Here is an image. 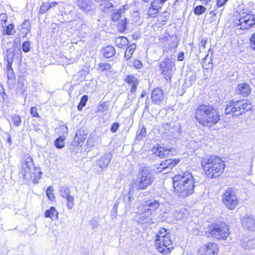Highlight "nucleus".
Returning <instances> with one entry per match:
<instances>
[{"label":"nucleus","mask_w":255,"mask_h":255,"mask_svg":"<svg viewBox=\"0 0 255 255\" xmlns=\"http://www.w3.org/2000/svg\"><path fill=\"white\" fill-rule=\"evenodd\" d=\"M192 173L189 171L182 172L175 175L172 178V184L175 194L180 198H185L194 192L196 184Z\"/></svg>","instance_id":"f257e3e1"},{"label":"nucleus","mask_w":255,"mask_h":255,"mask_svg":"<svg viewBox=\"0 0 255 255\" xmlns=\"http://www.w3.org/2000/svg\"><path fill=\"white\" fill-rule=\"evenodd\" d=\"M195 119L204 127H212L218 123L220 119L218 111L212 106L202 104L196 109Z\"/></svg>","instance_id":"f03ea898"},{"label":"nucleus","mask_w":255,"mask_h":255,"mask_svg":"<svg viewBox=\"0 0 255 255\" xmlns=\"http://www.w3.org/2000/svg\"><path fill=\"white\" fill-rule=\"evenodd\" d=\"M201 165L206 174L211 178L220 176L224 172L226 166L222 159L216 155L203 158Z\"/></svg>","instance_id":"7ed1b4c3"},{"label":"nucleus","mask_w":255,"mask_h":255,"mask_svg":"<svg viewBox=\"0 0 255 255\" xmlns=\"http://www.w3.org/2000/svg\"><path fill=\"white\" fill-rule=\"evenodd\" d=\"M20 165V174L27 181L37 184L42 173L40 168L34 166L32 158L28 154H24L21 159Z\"/></svg>","instance_id":"20e7f679"},{"label":"nucleus","mask_w":255,"mask_h":255,"mask_svg":"<svg viewBox=\"0 0 255 255\" xmlns=\"http://www.w3.org/2000/svg\"><path fill=\"white\" fill-rule=\"evenodd\" d=\"M252 105L249 100L247 99H233L226 104L225 113L233 117H238L243 115L251 110Z\"/></svg>","instance_id":"39448f33"},{"label":"nucleus","mask_w":255,"mask_h":255,"mask_svg":"<svg viewBox=\"0 0 255 255\" xmlns=\"http://www.w3.org/2000/svg\"><path fill=\"white\" fill-rule=\"evenodd\" d=\"M153 181L151 171L146 167H143L138 173L136 181L133 186L137 190H144Z\"/></svg>","instance_id":"423d86ee"},{"label":"nucleus","mask_w":255,"mask_h":255,"mask_svg":"<svg viewBox=\"0 0 255 255\" xmlns=\"http://www.w3.org/2000/svg\"><path fill=\"white\" fill-rule=\"evenodd\" d=\"M209 234L217 240H226L229 236V228L224 222L219 221L209 227L207 230Z\"/></svg>","instance_id":"0eeeda50"},{"label":"nucleus","mask_w":255,"mask_h":255,"mask_svg":"<svg viewBox=\"0 0 255 255\" xmlns=\"http://www.w3.org/2000/svg\"><path fill=\"white\" fill-rule=\"evenodd\" d=\"M224 204L230 210H234L239 203L236 190L233 188H228L222 195Z\"/></svg>","instance_id":"6e6552de"},{"label":"nucleus","mask_w":255,"mask_h":255,"mask_svg":"<svg viewBox=\"0 0 255 255\" xmlns=\"http://www.w3.org/2000/svg\"><path fill=\"white\" fill-rule=\"evenodd\" d=\"M235 24L240 26V29H247L253 27L255 24V15L252 13H243L239 19L234 21Z\"/></svg>","instance_id":"1a4fd4ad"},{"label":"nucleus","mask_w":255,"mask_h":255,"mask_svg":"<svg viewBox=\"0 0 255 255\" xmlns=\"http://www.w3.org/2000/svg\"><path fill=\"white\" fill-rule=\"evenodd\" d=\"M155 245L158 251L162 254H168L173 249L172 241L170 238L155 239Z\"/></svg>","instance_id":"9d476101"},{"label":"nucleus","mask_w":255,"mask_h":255,"mask_svg":"<svg viewBox=\"0 0 255 255\" xmlns=\"http://www.w3.org/2000/svg\"><path fill=\"white\" fill-rule=\"evenodd\" d=\"M160 71L166 80H170L173 73L174 64L169 59H165L160 62Z\"/></svg>","instance_id":"9b49d317"},{"label":"nucleus","mask_w":255,"mask_h":255,"mask_svg":"<svg viewBox=\"0 0 255 255\" xmlns=\"http://www.w3.org/2000/svg\"><path fill=\"white\" fill-rule=\"evenodd\" d=\"M219 252L218 245L215 243H209L199 250V255H216Z\"/></svg>","instance_id":"f8f14e48"},{"label":"nucleus","mask_w":255,"mask_h":255,"mask_svg":"<svg viewBox=\"0 0 255 255\" xmlns=\"http://www.w3.org/2000/svg\"><path fill=\"white\" fill-rule=\"evenodd\" d=\"M159 203L156 200H147L138 207L137 210L138 213L140 212H146L147 211L151 214L152 212L155 211L159 207Z\"/></svg>","instance_id":"ddd939ff"},{"label":"nucleus","mask_w":255,"mask_h":255,"mask_svg":"<svg viewBox=\"0 0 255 255\" xmlns=\"http://www.w3.org/2000/svg\"><path fill=\"white\" fill-rule=\"evenodd\" d=\"M76 4L82 10L86 13L94 12L96 10L93 2L89 0H76Z\"/></svg>","instance_id":"4468645a"},{"label":"nucleus","mask_w":255,"mask_h":255,"mask_svg":"<svg viewBox=\"0 0 255 255\" xmlns=\"http://www.w3.org/2000/svg\"><path fill=\"white\" fill-rule=\"evenodd\" d=\"M241 222L244 228L253 231L255 230V217L246 215L242 218Z\"/></svg>","instance_id":"2eb2a0df"},{"label":"nucleus","mask_w":255,"mask_h":255,"mask_svg":"<svg viewBox=\"0 0 255 255\" xmlns=\"http://www.w3.org/2000/svg\"><path fill=\"white\" fill-rule=\"evenodd\" d=\"M113 157L111 152L104 153L103 155L97 160L96 165L102 169H105L108 167Z\"/></svg>","instance_id":"dca6fc26"},{"label":"nucleus","mask_w":255,"mask_h":255,"mask_svg":"<svg viewBox=\"0 0 255 255\" xmlns=\"http://www.w3.org/2000/svg\"><path fill=\"white\" fill-rule=\"evenodd\" d=\"M251 86L246 83L238 84L235 90L237 95H241L244 97L248 96L251 94Z\"/></svg>","instance_id":"f3484780"},{"label":"nucleus","mask_w":255,"mask_h":255,"mask_svg":"<svg viewBox=\"0 0 255 255\" xmlns=\"http://www.w3.org/2000/svg\"><path fill=\"white\" fill-rule=\"evenodd\" d=\"M151 100L155 104L161 105L163 103L164 95L162 90L159 88L154 89L151 93Z\"/></svg>","instance_id":"a211bd4d"},{"label":"nucleus","mask_w":255,"mask_h":255,"mask_svg":"<svg viewBox=\"0 0 255 255\" xmlns=\"http://www.w3.org/2000/svg\"><path fill=\"white\" fill-rule=\"evenodd\" d=\"M179 161V159H168L164 160L160 163V167H158L157 169L160 172L166 169H171L175 167Z\"/></svg>","instance_id":"6ab92c4d"},{"label":"nucleus","mask_w":255,"mask_h":255,"mask_svg":"<svg viewBox=\"0 0 255 255\" xmlns=\"http://www.w3.org/2000/svg\"><path fill=\"white\" fill-rule=\"evenodd\" d=\"M126 82L130 86V92L134 93L136 91V87L138 84V81L137 78L132 75H127L125 79Z\"/></svg>","instance_id":"aec40b11"},{"label":"nucleus","mask_w":255,"mask_h":255,"mask_svg":"<svg viewBox=\"0 0 255 255\" xmlns=\"http://www.w3.org/2000/svg\"><path fill=\"white\" fill-rule=\"evenodd\" d=\"M154 154L157 157L162 158L169 154L170 152L172 151L174 149L173 148H170L168 149L167 148L159 146L156 148H154Z\"/></svg>","instance_id":"412c9836"},{"label":"nucleus","mask_w":255,"mask_h":255,"mask_svg":"<svg viewBox=\"0 0 255 255\" xmlns=\"http://www.w3.org/2000/svg\"><path fill=\"white\" fill-rule=\"evenodd\" d=\"M117 6L115 0H103L100 4V8L103 11H110V9Z\"/></svg>","instance_id":"4be33fe9"},{"label":"nucleus","mask_w":255,"mask_h":255,"mask_svg":"<svg viewBox=\"0 0 255 255\" xmlns=\"http://www.w3.org/2000/svg\"><path fill=\"white\" fill-rule=\"evenodd\" d=\"M102 53L106 58H111L116 53L115 49L112 46H108L101 50Z\"/></svg>","instance_id":"5701e85b"},{"label":"nucleus","mask_w":255,"mask_h":255,"mask_svg":"<svg viewBox=\"0 0 255 255\" xmlns=\"http://www.w3.org/2000/svg\"><path fill=\"white\" fill-rule=\"evenodd\" d=\"M116 45L119 48H124L128 43V39L125 36H120L115 39Z\"/></svg>","instance_id":"b1692460"},{"label":"nucleus","mask_w":255,"mask_h":255,"mask_svg":"<svg viewBox=\"0 0 255 255\" xmlns=\"http://www.w3.org/2000/svg\"><path fill=\"white\" fill-rule=\"evenodd\" d=\"M45 217L53 219L54 217L58 219V212L54 207H51L49 210H47L45 212Z\"/></svg>","instance_id":"393cba45"},{"label":"nucleus","mask_w":255,"mask_h":255,"mask_svg":"<svg viewBox=\"0 0 255 255\" xmlns=\"http://www.w3.org/2000/svg\"><path fill=\"white\" fill-rule=\"evenodd\" d=\"M165 238H170V235L167 233V230L164 228L161 229L157 233L155 239H165Z\"/></svg>","instance_id":"a878e982"},{"label":"nucleus","mask_w":255,"mask_h":255,"mask_svg":"<svg viewBox=\"0 0 255 255\" xmlns=\"http://www.w3.org/2000/svg\"><path fill=\"white\" fill-rule=\"evenodd\" d=\"M135 48L136 46L134 44H131L127 48L125 53V58L127 60L131 58Z\"/></svg>","instance_id":"bb28decb"},{"label":"nucleus","mask_w":255,"mask_h":255,"mask_svg":"<svg viewBox=\"0 0 255 255\" xmlns=\"http://www.w3.org/2000/svg\"><path fill=\"white\" fill-rule=\"evenodd\" d=\"M14 54L13 52L10 49H8L6 51V55L4 58V59L6 61L7 64V65H12Z\"/></svg>","instance_id":"cd10ccee"},{"label":"nucleus","mask_w":255,"mask_h":255,"mask_svg":"<svg viewBox=\"0 0 255 255\" xmlns=\"http://www.w3.org/2000/svg\"><path fill=\"white\" fill-rule=\"evenodd\" d=\"M151 214L147 211L146 212H141V214L138 219V223L143 224L146 223L148 220Z\"/></svg>","instance_id":"c85d7f7f"},{"label":"nucleus","mask_w":255,"mask_h":255,"mask_svg":"<svg viewBox=\"0 0 255 255\" xmlns=\"http://www.w3.org/2000/svg\"><path fill=\"white\" fill-rule=\"evenodd\" d=\"M21 31L25 33V36L30 31V22L28 20H25L21 25Z\"/></svg>","instance_id":"c756f323"},{"label":"nucleus","mask_w":255,"mask_h":255,"mask_svg":"<svg viewBox=\"0 0 255 255\" xmlns=\"http://www.w3.org/2000/svg\"><path fill=\"white\" fill-rule=\"evenodd\" d=\"M85 139V134H84L83 135H82L81 133V131H79L76 133V135L75 136L74 141L76 143H78V145H79L81 144V143H82L83 142Z\"/></svg>","instance_id":"7c9ffc66"},{"label":"nucleus","mask_w":255,"mask_h":255,"mask_svg":"<svg viewBox=\"0 0 255 255\" xmlns=\"http://www.w3.org/2000/svg\"><path fill=\"white\" fill-rule=\"evenodd\" d=\"M243 246L245 249L251 250L255 248V239L249 240L244 243Z\"/></svg>","instance_id":"2f4dec72"},{"label":"nucleus","mask_w":255,"mask_h":255,"mask_svg":"<svg viewBox=\"0 0 255 255\" xmlns=\"http://www.w3.org/2000/svg\"><path fill=\"white\" fill-rule=\"evenodd\" d=\"M14 25L10 23L6 26V28L3 31V34L7 35H11L15 33L14 30Z\"/></svg>","instance_id":"473e14b6"},{"label":"nucleus","mask_w":255,"mask_h":255,"mask_svg":"<svg viewBox=\"0 0 255 255\" xmlns=\"http://www.w3.org/2000/svg\"><path fill=\"white\" fill-rule=\"evenodd\" d=\"M59 192L61 196L64 198L70 195V190L68 187L66 186L61 187L59 190Z\"/></svg>","instance_id":"72a5a7b5"},{"label":"nucleus","mask_w":255,"mask_h":255,"mask_svg":"<svg viewBox=\"0 0 255 255\" xmlns=\"http://www.w3.org/2000/svg\"><path fill=\"white\" fill-rule=\"evenodd\" d=\"M64 138L59 136L54 141V145L57 148H62L64 147Z\"/></svg>","instance_id":"f704fd0d"},{"label":"nucleus","mask_w":255,"mask_h":255,"mask_svg":"<svg viewBox=\"0 0 255 255\" xmlns=\"http://www.w3.org/2000/svg\"><path fill=\"white\" fill-rule=\"evenodd\" d=\"M6 75L8 80H13L15 78L14 74L12 68V65L6 66Z\"/></svg>","instance_id":"c9c22d12"},{"label":"nucleus","mask_w":255,"mask_h":255,"mask_svg":"<svg viewBox=\"0 0 255 255\" xmlns=\"http://www.w3.org/2000/svg\"><path fill=\"white\" fill-rule=\"evenodd\" d=\"M206 10V8L203 5H199L196 6L194 9V12L196 15H201Z\"/></svg>","instance_id":"e433bc0d"},{"label":"nucleus","mask_w":255,"mask_h":255,"mask_svg":"<svg viewBox=\"0 0 255 255\" xmlns=\"http://www.w3.org/2000/svg\"><path fill=\"white\" fill-rule=\"evenodd\" d=\"M126 24H127V18H125L124 20H121L119 22L118 24V30L121 32H124L126 29Z\"/></svg>","instance_id":"4c0bfd02"},{"label":"nucleus","mask_w":255,"mask_h":255,"mask_svg":"<svg viewBox=\"0 0 255 255\" xmlns=\"http://www.w3.org/2000/svg\"><path fill=\"white\" fill-rule=\"evenodd\" d=\"M158 9L152 7L151 6L149 7L147 10V15L150 17H154L156 16V14L159 12Z\"/></svg>","instance_id":"58836bf2"},{"label":"nucleus","mask_w":255,"mask_h":255,"mask_svg":"<svg viewBox=\"0 0 255 255\" xmlns=\"http://www.w3.org/2000/svg\"><path fill=\"white\" fill-rule=\"evenodd\" d=\"M88 101V96L84 95L82 96L80 102L78 105L77 108L79 111H81L82 109L86 105V103Z\"/></svg>","instance_id":"ea45409f"},{"label":"nucleus","mask_w":255,"mask_h":255,"mask_svg":"<svg viewBox=\"0 0 255 255\" xmlns=\"http://www.w3.org/2000/svg\"><path fill=\"white\" fill-rule=\"evenodd\" d=\"M67 200V205L69 209H71L74 205V197L71 196L69 195L65 198Z\"/></svg>","instance_id":"a19ab883"},{"label":"nucleus","mask_w":255,"mask_h":255,"mask_svg":"<svg viewBox=\"0 0 255 255\" xmlns=\"http://www.w3.org/2000/svg\"><path fill=\"white\" fill-rule=\"evenodd\" d=\"M25 91V87L24 86V83L23 81L18 82V84L17 85V87L16 88L17 93H19L20 94H23Z\"/></svg>","instance_id":"79ce46f5"},{"label":"nucleus","mask_w":255,"mask_h":255,"mask_svg":"<svg viewBox=\"0 0 255 255\" xmlns=\"http://www.w3.org/2000/svg\"><path fill=\"white\" fill-rule=\"evenodd\" d=\"M12 119L13 120L14 125L16 127H19L21 125V118L18 115L16 114L12 115Z\"/></svg>","instance_id":"37998d69"},{"label":"nucleus","mask_w":255,"mask_h":255,"mask_svg":"<svg viewBox=\"0 0 255 255\" xmlns=\"http://www.w3.org/2000/svg\"><path fill=\"white\" fill-rule=\"evenodd\" d=\"M53 189L51 186L48 187L46 190V195L49 199L53 201L55 199V196L53 193Z\"/></svg>","instance_id":"c03bdc74"},{"label":"nucleus","mask_w":255,"mask_h":255,"mask_svg":"<svg viewBox=\"0 0 255 255\" xmlns=\"http://www.w3.org/2000/svg\"><path fill=\"white\" fill-rule=\"evenodd\" d=\"M163 5H161L159 0H153L150 3V6L158 10L161 8Z\"/></svg>","instance_id":"a18cd8bd"},{"label":"nucleus","mask_w":255,"mask_h":255,"mask_svg":"<svg viewBox=\"0 0 255 255\" xmlns=\"http://www.w3.org/2000/svg\"><path fill=\"white\" fill-rule=\"evenodd\" d=\"M31 42L29 41H24L22 45V49L23 52L27 53L30 50Z\"/></svg>","instance_id":"49530a36"},{"label":"nucleus","mask_w":255,"mask_h":255,"mask_svg":"<svg viewBox=\"0 0 255 255\" xmlns=\"http://www.w3.org/2000/svg\"><path fill=\"white\" fill-rule=\"evenodd\" d=\"M48 10H49L48 2H43L40 8L39 13L43 14Z\"/></svg>","instance_id":"de8ad7c7"},{"label":"nucleus","mask_w":255,"mask_h":255,"mask_svg":"<svg viewBox=\"0 0 255 255\" xmlns=\"http://www.w3.org/2000/svg\"><path fill=\"white\" fill-rule=\"evenodd\" d=\"M98 66L102 71L108 70L111 68V65L108 63H100Z\"/></svg>","instance_id":"09e8293b"},{"label":"nucleus","mask_w":255,"mask_h":255,"mask_svg":"<svg viewBox=\"0 0 255 255\" xmlns=\"http://www.w3.org/2000/svg\"><path fill=\"white\" fill-rule=\"evenodd\" d=\"M123 11L122 9H119L116 12L112 15V19L114 21H117L121 16V13Z\"/></svg>","instance_id":"8fccbe9b"},{"label":"nucleus","mask_w":255,"mask_h":255,"mask_svg":"<svg viewBox=\"0 0 255 255\" xmlns=\"http://www.w3.org/2000/svg\"><path fill=\"white\" fill-rule=\"evenodd\" d=\"M146 135V129L145 128H142L140 131H137V137L138 138L140 139L141 138L145 136Z\"/></svg>","instance_id":"3c124183"},{"label":"nucleus","mask_w":255,"mask_h":255,"mask_svg":"<svg viewBox=\"0 0 255 255\" xmlns=\"http://www.w3.org/2000/svg\"><path fill=\"white\" fill-rule=\"evenodd\" d=\"M30 114L33 117H38L39 115L37 112V108L35 107H32L30 109Z\"/></svg>","instance_id":"603ef678"},{"label":"nucleus","mask_w":255,"mask_h":255,"mask_svg":"<svg viewBox=\"0 0 255 255\" xmlns=\"http://www.w3.org/2000/svg\"><path fill=\"white\" fill-rule=\"evenodd\" d=\"M133 66L136 69H139V68H140L142 67V63L140 61L135 60L133 62Z\"/></svg>","instance_id":"864d4df0"},{"label":"nucleus","mask_w":255,"mask_h":255,"mask_svg":"<svg viewBox=\"0 0 255 255\" xmlns=\"http://www.w3.org/2000/svg\"><path fill=\"white\" fill-rule=\"evenodd\" d=\"M119 127H120V125L119 123H115L114 124H113L111 128V130L112 132H113V133L116 132L117 131V130H118V128H119Z\"/></svg>","instance_id":"5fc2aeb1"},{"label":"nucleus","mask_w":255,"mask_h":255,"mask_svg":"<svg viewBox=\"0 0 255 255\" xmlns=\"http://www.w3.org/2000/svg\"><path fill=\"white\" fill-rule=\"evenodd\" d=\"M0 20L1 22H4V24H6L7 20V16L5 13H1L0 14Z\"/></svg>","instance_id":"6e6d98bb"},{"label":"nucleus","mask_w":255,"mask_h":255,"mask_svg":"<svg viewBox=\"0 0 255 255\" xmlns=\"http://www.w3.org/2000/svg\"><path fill=\"white\" fill-rule=\"evenodd\" d=\"M251 46L255 50V33L253 34L250 38Z\"/></svg>","instance_id":"4d7b16f0"},{"label":"nucleus","mask_w":255,"mask_h":255,"mask_svg":"<svg viewBox=\"0 0 255 255\" xmlns=\"http://www.w3.org/2000/svg\"><path fill=\"white\" fill-rule=\"evenodd\" d=\"M227 1L226 0H217V6L218 7H220L223 6Z\"/></svg>","instance_id":"13d9d810"},{"label":"nucleus","mask_w":255,"mask_h":255,"mask_svg":"<svg viewBox=\"0 0 255 255\" xmlns=\"http://www.w3.org/2000/svg\"><path fill=\"white\" fill-rule=\"evenodd\" d=\"M207 42V39L202 38L200 41V45L202 46V47L204 49L206 47V45Z\"/></svg>","instance_id":"bf43d9fd"},{"label":"nucleus","mask_w":255,"mask_h":255,"mask_svg":"<svg viewBox=\"0 0 255 255\" xmlns=\"http://www.w3.org/2000/svg\"><path fill=\"white\" fill-rule=\"evenodd\" d=\"M184 53L182 52L179 54L177 56V60L179 61H181L184 59Z\"/></svg>","instance_id":"052dcab7"},{"label":"nucleus","mask_w":255,"mask_h":255,"mask_svg":"<svg viewBox=\"0 0 255 255\" xmlns=\"http://www.w3.org/2000/svg\"><path fill=\"white\" fill-rule=\"evenodd\" d=\"M106 105L105 103H103L101 104L100 107L99 108L100 111H101L102 112H104L106 110Z\"/></svg>","instance_id":"680f3d73"},{"label":"nucleus","mask_w":255,"mask_h":255,"mask_svg":"<svg viewBox=\"0 0 255 255\" xmlns=\"http://www.w3.org/2000/svg\"><path fill=\"white\" fill-rule=\"evenodd\" d=\"M119 204V202L117 201L115 202V203L114 205L113 210H114V212L116 213L117 212V209H118Z\"/></svg>","instance_id":"e2e57ef3"},{"label":"nucleus","mask_w":255,"mask_h":255,"mask_svg":"<svg viewBox=\"0 0 255 255\" xmlns=\"http://www.w3.org/2000/svg\"><path fill=\"white\" fill-rule=\"evenodd\" d=\"M57 4V2L56 1L51 2L50 3H48V6L49 8V9L51 8L52 7L55 6Z\"/></svg>","instance_id":"0e129e2a"},{"label":"nucleus","mask_w":255,"mask_h":255,"mask_svg":"<svg viewBox=\"0 0 255 255\" xmlns=\"http://www.w3.org/2000/svg\"><path fill=\"white\" fill-rule=\"evenodd\" d=\"M163 128L166 130H169L171 128V126L170 124H166L163 125Z\"/></svg>","instance_id":"69168bd1"},{"label":"nucleus","mask_w":255,"mask_h":255,"mask_svg":"<svg viewBox=\"0 0 255 255\" xmlns=\"http://www.w3.org/2000/svg\"><path fill=\"white\" fill-rule=\"evenodd\" d=\"M177 46V44L176 43L173 42V43L170 44V48H176Z\"/></svg>","instance_id":"338daca9"},{"label":"nucleus","mask_w":255,"mask_h":255,"mask_svg":"<svg viewBox=\"0 0 255 255\" xmlns=\"http://www.w3.org/2000/svg\"><path fill=\"white\" fill-rule=\"evenodd\" d=\"M146 94V92L145 91H142L140 95V98H143L145 95Z\"/></svg>","instance_id":"774afa93"}]
</instances>
